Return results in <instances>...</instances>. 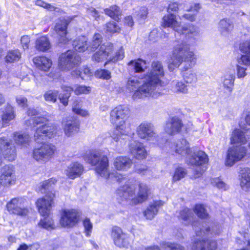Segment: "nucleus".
Segmentation results:
<instances>
[{
    "label": "nucleus",
    "instance_id": "11",
    "mask_svg": "<svg viewBox=\"0 0 250 250\" xmlns=\"http://www.w3.org/2000/svg\"><path fill=\"white\" fill-rule=\"evenodd\" d=\"M79 217V213L76 210L64 209L62 211L60 224L65 228H72L78 223Z\"/></svg>",
    "mask_w": 250,
    "mask_h": 250
},
{
    "label": "nucleus",
    "instance_id": "58",
    "mask_svg": "<svg viewBox=\"0 0 250 250\" xmlns=\"http://www.w3.org/2000/svg\"><path fill=\"white\" fill-rule=\"evenodd\" d=\"M59 92L57 90H49L44 94L45 101L55 103L57 101Z\"/></svg>",
    "mask_w": 250,
    "mask_h": 250
},
{
    "label": "nucleus",
    "instance_id": "43",
    "mask_svg": "<svg viewBox=\"0 0 250 250\" xmlns=\"http://www.w3.org/2000/svg\"><path fill=\"white\" fill-rule=\"evenodd\" d=\"M104 11L105 14L117 21L121 19L122 12L120 8L116 5L111 6L109 8H106Z\"/></svg>",
    "mask_w": 250,
    "mask_h": 250
},
{
    "label": "nucleus",
    "instance_id": "13",
    "mask_svg": "<svg viewBox=\"0 0 250 250\" xmlns=\"http://www.w3.org/2000/svg\"><path fill=\"white\" fill-rule=\"evenodd\" d=\"M55 195L53 193L48 192L42 197L38 199L36 205L39 212L42 216H47L50 213Z\"/></svg>",
    "mask_w": 250,
    "mask_h": 250
},
{
    "label": "nucleus",
    "instance_id": "29",
    "mask_svg": "<svg viewBox=\"0 0 250 250\" xmlns=\"http://www.w3.org/2000/svg\"><path fill=\"white\" fill-rule=\"evenodd\" d=\"M129 148L131 153L136 158L141 159L146 158V152L142 144L133 141L130 144Z\"/></svg>",
    "mask_w": 250,
    "mask_h": 250
},
{
    "label": "nucleus",
    "instance_id": "5",
    "mask_svg": "<svg viewBox=\"0 0 250 250\" xmlns=\"http://www.w3.org/2000/svg\"><path fill=\"white\" fill-rule=\"evenodd\" d=\"M85 160L89 164L96 166L95 170L101 176L107 179L110 176L107 157L99 151H93L84 156Z\"/></svg>",
    "mask_w": 250,
    "mask_h": 250
},
{
    "label": "nucleus",
    "instance_id": "64",
    "mask_svg": "<svg viewBox=\"0 0 250 250\" xmlns=\"http://www.w3.org/2000/svg\"><path fill=\"white\" fill-rule=\"evenodd\" d=\"M124 58V52L122 48H121L116 52V55L112 58H110L109 61L116 62L118 60H122Z\"/></svg>",
    "mask_w": 250,
    "mask_h": 250
},
{
    "label": "nucleus",
    "instance_id": "61",
    "mask_svg": "<svg viewBox=\"0 0 250 250\" xmlns=\"http://www.w3.org/2000/svg\"><path fill=\"white\" fill-rule=\"evenodd\" d=\"M137 18L139 20H144L147 15V9L146 7H142L139 10L135 12Z\"/></svg>",
    "mask_w": 250,
    "mask_h": 250
},
{
    "label": "nucleus",
    "instance_id": "33",
    "mask_svg": "<svg viewBox=\"0 0 250 250\" xmlns=\"http://www.w3.org/2000/svg\"><path fill=\"white\" fill-rule=\"evenodd\" d=\"M163 25L165 27L172 28L176 32H179V28H180V24L176 20V16L172 14L164 17Z\"/></svg>",
    "mask_w": 250,
    "mask_h": 250
},
{
    "label": "nucleus",
    "instance_id": "55",
    "mask_svg": "<svg viewBox=\"0 0 250 250\" xmlns=\"http://www.w3.org/2000/svg\"><path fill=\"white\" fill-rule=\"evenodd\" d=\"M187 173V171L184 167H177L173 176V181L176 182L180 180L186 175Z\"/></svg>",
    "mask_w": 250,
    "mask_h": 250
},
{
    "label": "nucleus",
    "instance_id": "52",
    "mask_svg": "<svg viewBox=\"0 0 250 250\" xmlns=\"http://www.w3.org/2000/svg\"><path fill=\"white\" fill-rule=\"evenodd\" d=\"M21 57V53L18 50L10 51L7 53L5 57V61L7 62H13L15 61H19Z\"/></svg>",
    "mask_w": 250,
    "mask_h": 250
},
{
    "label": "nucleus",
    "instance_id": "36",
    "mask_svg": "<svg viewBox=\"0 0 250 250\" xmlns=\"http://www.w3.org/2000/svg\"><path fill=\"white\" fill-rule=\"evenodd\" d=\"M16 116L14 108L10 104H7L3 108L1 119L3 123H8Z\"/></svg>",
    "mask_w": 250,
    "mask_h": 250
},
{
    "label": "nucleus",
    "instance_id": "46",
    "mask_svg": "<svg viewBox=\"0 0 250 250\" xmlns=\"http://www.w3.org/2000/svg\"><path fill=\"white\" fill-rule=\"evenodd\" d=\"M173 88L175 92L186 94L188 92V86L182 81H173L172 82Z\"/></svg>",
    "mask_w": 250,
    "mask_h": 250
},
{
    "label": "nucleus",
    "instance_id": "48",
    "mask_svg": "<svg viewBox=\"0 0 250 250\" xmlns=\"http://www.w3.org/2000/svg\"><path fill=\"white\" fill-rule=\"evenodd\" d=\"M57 181L55 179L51 178L47 180H45L43 181L41 185V192L42 193H45L46 190H48L49 191H51L53 188L54 185L56 183Z\"/></svg>",
    "mask_w": 250,
    "mask_h": 250
},
{
    "label": "nucleus",
    "instance_id": "15",
    "mask_svg": "<svg viewBox=\"0 0 250 250\" xmlns=\"http://www.w3.org/2000/svg\"><path fill=\"white\" fill-rule=\"evenodd\" d=\"M246 154V148L242 146H233L229 149L226 165L232 166L236 162L240 161Z\"/></svg>",
    "mask_w": 250,
    "mask_h": 250
},
{
    "label": "nucleus",
    "instance_id": "57",
    "mask_svg": "<svg viewBox=\"0 0 250 250\" xmlns=\"http://www.w3.org/2000/svg\"><path fill=\"white\" fill-rule=\"evenodd\" d=\"M161 247L164 250H185L183 246L176 243L164 242L162 244Z\"/></svg>",
    "mask_w": 250,
    "mask_h": 250
},
{
    "label": "nucleus",
    "instance_id": "21",
    "mask_svg": "<svg viewBox=\"0 0 250 250\" xmlns=\"http://www.w3.org/2000/svg\"><path fill=\"white\" fill-rule=\"evenodd\" d=\"M217 243L208 239H197L191 246V250H216Z\"/></svg>",
    "mask_w": 250,
    "mask_h": 250
},
{
    "label": "nucleus",
    "instance_id": "8",
    "mask_svg": "<svg viewBox=\"0 0 250 250\" xmlns=\"http://www.w3.org/2000/svg\"><path fill=\"white\" fill-rule=\"evenodd\" d=\"M81 61V57L75 52L69 50L62 53L59 58V66L61 69L69 70L77 65Z\"/></svg>",
    "mask_w": 250,
    "mask_h": 250
},
{
    "label": "nucleus",
    "instance_id": "60",
    "mask_svg": "<svg viewBox=\"0 0 250 250\" xmlns=\"http://www.w3.org/2000/svg\"><path fill=\"white\" fill-rule=\"evenodd\" d=\"M83 225L84 228L86 236L89 237L90 236L93 228L92 223L88 218H85L83 221Z\"/></svg>",
    "mask_w": 250,
    "mask_h": 250
},
{
    "label": "nucleus",
    "instance_id": "16",
    "mask_svg": "<svg viewBox=\"0 0 250 250\" xmlns=\"http://www.w3.org/2000/svg\"><path fill=\"white\" fill-rule=\"evenodd\" d=\"M56 127L51 124H45L38 127L34 134L35 140L40 143L46 137L51 138L56 133Z\"/></svg>",
    "mask_w": 250,
    "mask_h": 250
},
{
    "label": "nucleus",
    "instance_id": "3",
    "mask_svg": "<svg viewBox=\"0 0 250 250\" xmlns=\"http://www.w3.org/2000/svg\"><path fill=\"white\" fill-rule=\"evenodd\" d=\"M129 113L128 108L123 105L115 107L110 112V121L116 125V128L112 132L111 137L116 142L120 141L121 135H124L128 132L125 125V120Z\"/></svg>",
    "mask_w": 250,
    "mask_h": 250
},
{
    "label": "nucleus",
    "instance_id": "26",
    "mask_svg": "<svg viewBox=\"0 0 250 250\" xmlns=\"http://www.w3.org/2000/svg\"><path fill=\"white\" fill-rule=\"evenodd\" d=\"M182 125L181 120L177 117H174L167 122L165 130L167 134L173 135L180 131Z\"/></svg>",
    "mask_w": 250,
    "mask_h": 250
},
{
    "label": "nucleus",
    "instance_id": "44",
    "mask_svg": "<svg viewBox=\"0 0 250 250\" xmlns=\"http://www.w3.org/2000/svg\"><path fill=\"white\" fill-rule=\"evenodd\" d=\"M14 139L15 143L18 145H26L30 141V137L26 133L16 132L14 134Z\"/></svg>",
    "mask_w": 250,
    "mask_h": 250
},
{
    "label": "nucleus",
    "instance_id": "62",
    "mask_svg": "<svg viewBox=\"0 0 250 250\" xmlns=\"http://www.w3.org/2000/svg\"><path fill=\"white\" fill-rule=\"evenodd\" d=\"M36 4L46 8L51 11H56L57 9H58V8L55 7L54 6L46 3L42 0H37L36 1Z\"/></svg>",
    "mask_w": 250,
    "mask_h": 250
},
{
    "label": "nucleus",
    "instance_id": "24",
    "mask_svg": "<svg viewBox=\"0 0 250 250\" xmlns=\"http://www.w3.org/2000/svg\"><path fill=\"white\" fill-rule=\"evenodd\" d=\"M63 124L64 134L67 137H71L79 131L80 123L74 118L67 120Z\"/></svg>",
    "mask_w": 250,
    "mask_h": 250
},
{
    "label": "nucleus",
    "instance_id": "28",
    "mask_svg": "<svg viewBox=\"0 0 250 250\" xmlns=\"http://www.w3.org/2000/svg\"><path fill=\"white\" fill-rule=\"evenodd\" d=\"M240 49L244 54L238 59V63L246 65L250 64V41H246L241 44Z\"/></svg>",
    "mask_w": 250,
    "mask_h": 250
},
{
    "label": "nucleus",
    "instance_id": "9",
    "mask_svg": "<svg viewBox=\"0 0 250 250\" xmlns=\"http://www.w3.org/2000/svg\"><path fill=\"white\" fill-rule=\"evenodd\" d=\"M193 213L191 210L188 208H184L182 210H180L179 212L178 217L179 218L186 222L187 224L192 223V225L194 228L196 234L199 236H203L207 235L210 231V228L208 227H203L201 228L200 227L198 228L196 227L197 222H193Z\"/></svg>",
    "mask_w": 250,
    "mask_h": 250
},
{
    "label": "nucleus",
    "instance_id": "25",
    "mask_svg": "<svg viewBox=\"0 0 250 250\" xmlns=\"http://www.w3.org/2000/svg\"><path fill=\"white\" fill-rule=\"evenodd\" d=\"M83 171V166L81 164L75 162L70 164L65 170V174L70 179H74L80 176Z\"/></svg>",
    "mask_w": 250,
    "mask_h": 250
},
{
    "label": "nucleus",
    "instance_id": "30",
    "mask_svg": "<svg viewBox=\"0 0 250 250\" xmlns=\"http://www.w3.org/2000/svg\"><path fill=\"white\" fill-rule=\"evenodd\" d=\"M132 165V160L127 157H117L113 162V166L118 170H127L130 168Z\"/></svg>",
    "mask_w": 250,
    "mask_h": 250
},
{
    "label": "nucleus",
    "instance_id": "41",
    "mask_svg": "<svg viewBox=\"0 0 250 250\" xmlns=\"http://www.w3.org/2000/svg\"><path fill=\"white\" fill-rule=\"evenodd\" d=\"M219 28L221 33L227 36L232 30L233 25L229 20L224 19L219 22Z\"/></svg>",
    "mask_w": 250,
    "mask_h": 250
},
{
    "label": "nucleus",
    "instance_id": "45",
    "mask_svg": "<svg viewBox=\"0 0 250 250\" xmlns=\"http://www.w3.org/2000/svg\"><path fill=\"white\" fill-rule=\"evenodd\" d=\"M236 244L238 245L237 250H250V241L246 239V236H242V238L236 239Z\"/></svg>",
    "mask_w": 250,
    "mask_h": 250
},
{
    "label": "nucleus",
    "instance_id": "32",
    "mask_svg": "<svg viewBox=\"0 0 250 250\" xmlns=\"http://www.w3.org/2000/svg\"><path fill=\"white\" fill-rule=\"evenodd\" d=\"M127 64L129 71L135 73L142 72L147 68L146 61L140 59L132 60Z\"/></svg>",
    "mask_w": 250,
    "mask_h": 250
},
{
    "label": "nucleus",
    "instance_id": "59",
    "mask_svg": "<svg viewBox=\"0 0 250 250\" xmlns=\"http://www.w3.org/2000/svg\"><path fill=\"white\" fill-rule=\"evenodd\" d=\"M211 184L216 187L218 189L225 190L228 189V187L223 181L219 178H214L211 181Z\"/></svg>",
    "mask_w": 250,
    "mask_h": 250
},
{
    "label": "nucleus",
    "instance_id": "53",
    "mask_svg": "<svg viewBox=\"0 0 250 250\" xmlns=\"http://www.w3.org/2000/svg\"><path fill=\"white\" fill-rule=\"evenodd\" d=\"M235 76L233 74L225 76L223 82V85L229 92H231L233 89Z\"/></svg>",
    "mask_w": 250,
    "mask_h": 250
},
{
    "label": "nucleus",
    "instance_id": "63",
    "mask_svg": "<svg viewBox=\"0 0 250 250\" xmlns=\"http://www.w3.org/2000/svg\"><path fill=\"white\" fill-rule=\"evenodd\" d=\"M16 100L18 104L20 106L24 108L27 106V99L26 97L19 95L16 97Z\"/></svg>",
    "mask_w": 250,
    "mask_h": 250
},
{
    "label": "nucleus",
    "instance_id": "2",
    "mask_svg": "<svg viewBox=\"0 0 250 250\" xmlns=\"http://www.w3.org/2000/svg\"><path fill=\"white\" fill-rule=\"evenodd\" d=\"M149 190L147 186L142 183L126 185L117 190V194L122 200H131V203L137 205L142 203L148 198Z\"/></svg>",
    "mask_w": 250,
    "mask_h": 250
},
{
    "label": "nucleus",
    "instance_id": "6",
    "mask_svg": "<svg viewBox=\"0 0 250 250\" xmlns=\"http://www.w3.org/2000/svg\"><path fill=\"white\" fill-rule=\"evenodd\" d=\"M208 160V156L202 151H198L194 153L189 158L188 164L192 167L193 172L195 178L199 177L205 170L203 165Z\"/></svg>",
    "mask_w": 250,
    "mask_h": 250
},
{
    "label": "nucleus",
    "instance_id": "47",
    "mask_svg": "<svg viewBox=\"0 0 250 250\" xmlns=\"http://www.w3.org/2000/svg\"><path fill=\"white\" fill-rule=\"evenodd\" d=\"M194 211L200 218L207 219L209 217V214L207 210L203 205H196L195 206Z\"/></svg>",
    "mask_w": 250,
    "mask_h": 250
},
{
    "label": "nucleus",
    "instance_id": "20",
    "mask_svg": "<svg viewBox=\"0 0 250 250\" xmlns=\"http://www.w3.org/2000/svg\"><path fill=\"white\" fill-rule=\"evenodd\" d=\"M113 48V44L110 42L102 44L98 51L96 52L92 56V59L96 62H102L112 53Z\"/></svg>",
    "mask_w": 250,
    "mask_h": 250
},
{
    "label": "nucleus",
    "instance_id": "19",
    "mask_svg": "<svg viewBox=\"0 0 250 250\" xmlns=\"http://www.w3.org/2000/svg\"><path fill=\"white\" fill-rule=\"evenodd\" d=\"M0 183L4 187L9 186L15 183V176L14 167L12 165H5L0 170Z\"/></svg>",
    "mask_w": 250,
    "mask_h": 250
},
{
    "label": "nucleus",
    "instance_id": "1",
    "mask_svg": "<svg viewBox=\"0 0 250 250\" xmlns=\"http://www.w3.org/2000/svg\"><path fill=\"white\" fill-rule=\"evenodd\" d=\"M196 60L194 53L190 50V45L186 42H178L174 46L168 66V69L172 71L175 68L178 67L184 62L185 65L183 70L186 71L195 64Z\"/></svg>",
    "mask_w": 250,
    "mask_h": 250
},
{
    "label": "nucleus",
    "instance_id": "37",
    "mask_svg": "<svg viewBox=\"0 0 250 250\" xmlns=\"http://www.w3.org/2000/svg\"><path fill=\"white\" fill-rule=\"evenodd\" d=\"M62 88L63 91L72 92L74 91L75 94L80 95L82 94H88L91 91V87L85 85H76L74 87L66 85H62Z\"/></svg>",
    "mask_w": 250,
    "mask_h": 250
},
{
    "label": "nucleus",
    "instance_id": "23",
    "mask_svg": "<svg viewBox=\"0 0 250 250\" xmlns=\"http://www.w3.org/2000/svg\"><path fill=\"white\" fill-rule=\"evenodd\" d=\"M6 207L8 211L14 214L25 216L28 212L27 209L22 206L21 203L17 198L12 199L7 203Z\"/></svg>",
    "mask_w": 250,
    "mask_h": 250
},
{
    "label": "nucleus",
    "instance_id": "34",
    "mask_svg": "<svg viewBox=\"0 0 250 250\" xmlns=\"http://www.w3.org/2000/svg\"><path fill=\"white\" fill-rule=\"evenodd\" d=\"M240 180L241 188L246 192H250V169L242 170Z\"/></svg>",
    "mask_w": 250,
    "mask_h": 250
},
{
    "label": "nucleus",
    "instance_id": "42",
    "mask_svg": "<svg viewBox=\"0 0 250 250\" xmlns=\"http://www.w3.org/2000/svg\"><path fill=\"white\" fill-rule=\"evenodd\" d=\"M51 47V44L48 39L42 36L38 39L36 41L35 47L41 51H46L48 50Z\"/></svg>",
    "mask_w": 250,
    "mask_h": 250
},
{
    "label": "nucleus",
    "instance_id": "39",
    "mask_svg": "<svg viewBox=\"0 0 250 250\" xmlns=\"http://www.w3.org/2000/svg\"><path fill=\"white\" fill-rule=\"evenodd\" d=\"M247 138L245 136L243 131L239 129H235L232 132V135L230 138V142L231 144L238 143L245 144L247 142Z\"/></svg>",
    "mask_w": 250,
    "mask_h": 250
},
{
    "label": "nucleus",
    "instance_id": "40",
    "mask_svg": "<svg viewBox=\"0 0 250 250\" xmlns=\"http://www.w3.org/2000/svg\"><path fill=\"white\" fill-rule=\"evenodd\" d=\"M177 32L180 34H186L191 38L196 36L198 34L196 27L192 24H188L180 27V28H179V32Z\"/></svg>",
    "mask_w": 250,
    "mask_h": 250
},
{
    "label": "nucleus",
    "instance_id": "51",
    "mask_svg": "<svg viewBox=\"0 0 250 250\" xmlns=\"http://www.w3.org/2000/svg\"><path fill=\"white\" fill-rule=\"evenodd\" d=\"M104 30L106 33L114 34L119 33L121 29L114 21H110L104 26Z\"/></svg>",
    "mask_w": 250,
    "mask_h": 250
},
{
    "label": "nucleus",
    "instance_id": "7",
    "mask_svg": "<svg viewBox=\"0 0 250 250\" xmlns=\"http://www.w3.org/2000/svg\"><path fill=\"white\" fill-rule=\"evenodd\" d=\"M152 69L145 77L150 86H153L155 91L158 84L161 85V79L164 76V71L162 63L159 61L153 62L151 64Z\"/></svg>",
    "mask_w": 250,
    "mask_h": 250
},
{
    "label": "nucleus",
    "instance_id": "35",
    "mask_svg": "<svg viewBox=\"0 0 250 250\" xmlns=\"http://www.w3.org/2000/svg\"><path fill=\"white\" fill-rule=\"evenodd\" d=\"M200 8L201 6L199 3H194L191 5L187 9V13L184 14L181 19L184 18L191 22L195 21L196 15Z\"/></svg>",
    "mask_w": 250,
    "mask_h": 250
},
{
    "label": "nucleus",
    "instance_id": "18",
    "mask_svg": "<svg viewBox=\"0 0 250 250\" xmlns=\"http://www.w3.org/2000/svg\"><path fill=\"white\" fill-rule=\"evenodd\" d=\"M137 133L139 138L146 140H154L157 138L154 127L150 123H142L137 128Z\"/></svg>",
    "mask_w": 250,
    "mask_h": 250
},
{
    "label": "nucleus",
    "instance_id": "4",
    "mask_svg": "<svg viewBox=\"0 0 250 250\" xmlns=\"http://www.w3.org/2000/svg\"><path fill=\"white\" fill-rule=\"evenodd\" d=\"M153 86H150L146 81L141 85L140 81L135 77L129 78L126 83V89L130 92H133L132 98L134 100L156 96L157 93L153 91Z\"/></svg>",
    "mask_w": 250,
    "mask_h": 250
},
{
    "label": "nucleus",
    "instance_id": "17",
    "mask_svg": "<svg viewBox=\"0 0 250 250\" xmlns=\"http://www.w3.org/2000/svg\"><path fill=\"white\" fill-rule=\"evenodd\" d=\"M167 145L171 149V152H175L182 156L188 155L191 153V150L189 147L188 143L186 140L182 139L176 142H168Z\"/></svg>",
    "mask_w": 250,
    "mask_h": 250
},
{
    "label": "nucleus",
    "instance_id": "27",
    "mask_svg": "<svg viewBox=\"0 0 250 250\" xmlns=\"http://www.w3.org/2000/svg\"><path fill=\"white\" fill-rule=\"evenodd\" d=\"M162 201H156L151 203L144 211L143 214L146 219L152 220L157 214L159 208L163 206Z\"/></svg>",
    "mask_w": 250,
    "mask_h": 250
},
{
    "label": "nucleus",
    "instance_id": "38",
    "mask_svg": "<svg viewBox=\"0 0 250 250\" xmlns=\"http://www.w3.org/2000/svg\"><path fill=\"white\" fill-rule=\"evenodd\" d=\"M73 48L78 52H83L88 50L87 40L85 37H81L73 42Z\"/></svg>",
    "mask_w": 250,
    "mask_h": 250
},
{
    "label": "nucleus",
    "instance_id": "10",
    "mask_svg": "<svg viewBox=\"0 0 250 250\" xmlns=\"http://www.w3.org/2000/svg\"><path fill=\"white\" fill-rule=\"evenodd\" d=\"M111 237L114 244L119 248H128L130 245L129 235L123 232L122 229L114 226L111 231Z\"/></svg>",
    "mask_w": 250,
    "mask_h": 250
},
{
    "label": "nucleus",
    "instance_id": "12",
    "mask_svg": "<svg viewBox=\"0 0 250 250\" xmlns=\"http://www.w3.org/2000/svg\"><path fill=\"white\" fill-rule=\"evenodd\" d=\"M56 147L52 144H43L33 150V156L38 161H47L53 156Z\"/></svg>",
    "mask_w": 250,
    "mask_h": 250
},
{
    "label": "nucleus",
    "instance_id": "50",
    "mask_svg": "<svg viewBox=\"0 0 250 250\" xmlns=\"http://www.w3.org/2000/svg\"><path fill=\"white\" fill-rule=\"evenodd\" d=\"M102 41V35L100 34H95L93 37V40L88 46V50L94 51L101 44Z\"/></svg>",
    "mask_w": 250,
    "mask_h": 250
},
{
    "label": "nucleus",
    "instance_id": "31",
    "mask_svg": "<svg viewBox=\"0 0 250 250\" xmlns=\"http://www.w3.org/2000/svg\"><path fill=\"white\" fill-rule=\"evenodd\" d=\"M33 61L38 68L44 71H48L52 64L50 59L43 56L34 58Z\"/></svg>",
    "mask_w": 250,
    "mask_h": 250
},
{
    "label": "nucleus",
    "instance_id": "56",
    "mask_svg": "<svg viewBox=\"0 0 250 250\" xmlns=\"http://www.w3.org/2000/svg\"><path fill=\"white\" fill-rule=\"evenodd\" d=\"M95 76L97 78L108 80L111 78V73L109 70L103 69L96 71Z\"/></svg>",
    "mask_w": 250,
    "mask_h": 250
},
{
    "label": "nucleus",
    "instance_id": "49",
    "mask_svg": "<svg viewBox=\"0 0 250 250\" xmlns=\"http://www.w3.org/2000/svg\"><path fill=\"white\" fill-rule=\"evenodd\" d=\"M47 216H43L38 224L39 226L46 229H51L55 228L53 220Z\"/></svg>",
    "mask_w": 250,
    "mask_h": 250
},
{
    "label": "nucleus",
    "instance_id": "14",
    "mask_svg": "<svg viewBox=\"0 0 250 250\" xmlns=\"http://www.w3.org/2000/svg\"><path fill=\"white\" fill-rule=\"evenodd\" d=\"M0 154L9 161H14L17 156L14 145L7 139L0 138Z\"/></svg>",
    "mask_w": 250,
    "mask_h": 250
},
{
    "label": "nucleus",
    "instance_id": "22",
    "mask_svg": "<svg viewBox=\"0 0 250 250\" xmlns=\"http://www.w3.org/2000/svg\"><path fill=\"white\" fill-rule=\"evenodd\" d=\"M69 22L70 21L68 20L63 19L56 23L55 29L60 37L59 39V43L66 44L69 41L68 38L66 37V35L67 27Z\"/></svg>",
    "mask_w": 250,
    "mask_h": 250
},
{
    "label": "nucleus",
    "instance_id": "54",
    "mask_svg": "<svg viewBox=\"0 0 250 250\" xmlns=\"http://www.w3.org/2000/svg\"><path fill=\"white\" fill-rule=\"evenodd\" d=\"M183 77L187 83L191 84L197 81V77L195 73L192 71L184 72Z\"/></svg>",
    "mask_w": 250,
    "mask_h": 250
}]
</instances>
